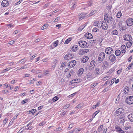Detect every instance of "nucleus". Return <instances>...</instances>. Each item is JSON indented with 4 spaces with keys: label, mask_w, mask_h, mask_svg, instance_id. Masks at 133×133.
<instances>
[{
    "label": "nucleus",
    "mask_w": 133,
    "mask_h": 133,
    "mask_svg": "<svg viewBox=\"0 0 133 133\" xmlns=\"http://www.w3.org/2000/svg\"><path fill=\"white\" fill-rule=\"evenodd\" d=\"M105 53L102 52L99 53L98 55L97 61L99 63H101L105 57Z\"/></svg>",
    "instance_id": "nucleus-1"
},
{
    "label": "nucleus",
    "mask_w": 133,
    "mask_h": 133,
    "mask_svg": "<svg viewBox=\"0 0 133 133\" xmlns=\"http://www.w3.org/2000/svg\"><path fill=\"white\" fill-rule=\"evenodd\" d=\"M78 44L82 48H87L88 47L87 43L83 41H79L78 42Z\"/></svg>",
    "instance_id": "nucleus-2"
},
{
    "label": "nucleus",
    "mask_w": 133,
    "mask_h": 133,
    "mask_svg": "<svg viewBox=\"0 0 133 133\" xmlns=\"http://www.w3.org/2000/svg\"><path fill=\"white\" fill-rule=\"evenodd\" d=\"M101 68V66L99 65L97 66L95 68V73L96 75H97L102 73Z\"/></svg>",
    "instance_id": "nucleus-3"
},
{
    "label": "nucleus",
    "mask_w": 133,
    "mask_h": 133,
    "mask_svg": "<svg viewBox=\"0 0 133 133\" xmlns=\"http://www.w3.org/2000/svg\"><path fill=\"white\" fill-rule=\"evenodd\" d=\"M74 55L71 54H66L64 57L65 59L66 60H69L74 57Z\"/></svg>",
    "instance_id": "nucleus-4"
},
{
    "label": "nucleus",
    "mask_w": 133,
    "mask_h": 133,
    "mask_svg": "<svg viewBox=\"0 0 133 133\" xmlns=\"http://www.w3.org/2000/svg\"><path fill=\"white\" fill-rule=\"evenodd\" d=\"M10 2V1L8 0H3L2 2V5L3 7H6L9 5Z\"/></svg>",
    "instance_id": "nucleus-5"
},
{
    "label": "nucleus",
    "mask_w": 133,
    "mask_h": 133,
    "mask_svg": "<svg viewBox=\"0 0 133 133\" xmlns=\"http://www.w3.org/2000/svg\"><path fill=\"white\" fill-rule=\"evenodd\" d=\"M109 58L110 61L112 62H115L116 60V56L114 54L110 55Z\"/></svg>",
    "instance_id": "nucleus-6"
},
{
    "label": "nucleus",
    "mask_w": 133,
    "mask_h": 133,
    "mask_svg": "<svg viewBox=\"0 0 133 133\" xmlns=\"http://www.w3.org/2000/svg\"><path fill=\"white\" fill-rule=\"evenodd\" d=\"M133 97L132 96H129L128 98H127L126 100V103L129 104H131L133 103Z\"/></svg>",
    "instance_id": "nucleus-7"
},
{
    "label": "nucleus",
    "mask_w": 133,
    "mask_h": 133,
    "mask_svg": "<svg viewBox=\"0 0 133 133\" xmlns=\"http://www.w3.org/2000/svg\"><path fill=\"white\" fill-rule=\"evenodd\" d=\"M124 38L125 41H129L132 39L131 36L128 34H126L124 36Z\"/></svg>",
    "instance_id": "nucleus-8"
},
{
    "label": "nucleus",
    "mask_w": 133,
    "mask_h": 133,
    "mask_svg": "<svg viewBox=\"0 0 133 133\" xmlns=\"http://www.w3.org/2000/svg\"><path fill=\"white\" fill-rule=\"evenodd\" d=\"M109 66V62L107 61H104L102 64V67L103 69H105L107 68Z\"/></svg>",
    "instance_id": "nucleus-9"
},
{
    "label": "nucleus",
    "mask_w": 133,
    "mask_h": 133,
    "mask_svg": "<svg viewBox=\"0 0 133 133\" xmlns=\"http://www.w3.org/2000/svg\"><path fill=\"white\" fill-rule=\"evenodd\" d=\"M133 19L132 18H130L128 19L127 21V25L129 26H131L133 24Z\"/></svg>",
    "instance_id": "nucleus-10"
},
{
    "label": "nucleus",
    "mask_w": 133,
    "mask_h": 133,
    "mask_svg": "<svg viewBox=\"0 0 133 133\" xmlns=\"http://www.w3.org/2000/svg\"><path fill=\"white\" fill-rule=\"evenodd\" d=\"M76 61L75 60H74L71 61L69 62L68 66L70 68H72L74 66L76 65Z\"/></svg>",
    "instance_id": "nucleus-11"
},
{
    "label": "nucleus",
    "mask_w": 133,
    "mask_h": 133,
    "mask_svg": "<svg viewBox=\"0 0 133 133\" xmlns=\"http://www.w3.org/2000/svg\"><path fill=\"white\" fill-rule=\"evenodd\" d=\"M101 26L102 29L104 30H107L108 28L107 24L105 22H103L101 23Z\"/></svg>",
    "instance_id": "nucleus-12"
},
{
    "label": "nucleus",
    "mask_w": 133,
    "mask_h": 133,
    "mask_svg": "<svg viewBox=\"0 0 133 133\" xmlns=\"http://www.w3.org/2000/svg\"><path fill=\"white\" fill-rule=\"evenodd\" d=\"M112 51L113 49L112 48L109 47L105 49V51L107 54L109 55L112 53Z\"/></svg>",
    "instance_id": "nucleus-13"
},
{
    "label": "nucleus",
    "mask_w": 133,
    "mask_h": 133,
    "mask_svg": "<svg viewBox=\"0 0 133 133\" xmlns=\"http://www.w3.org/2000/svg\"><path fill=\"white\" fill-rule=\"evenodd\" d=\"M131 89L130 87L126 86L124 89V92L125 94H127L129 92L131 91Z\"/></svg>",
    "instance_id": "nucleus-14"
},
{
    "label": "nucleus",
    "mask_w": 133,
    "mask_h": 133,
    "mask_svg": "<svg viewBox=\"0 0 133 133\" xmlns=\"http://www.w3.org/2000/svg\"><path fill=\"white\" fill-rule=\"evenodd\" d=\"M124 111V110L122 108H120L117 109L116 110L117 114L118 115L123 113Z\"/></svg>",
    "instance_id": "nucleus-15"
},
{
    "label": "nucleus",
    "mask_w": 133,
    "mask_h": 133,
    "mask_svg": "<svg viewBox=\"0 0 133 133\" xmlns=\"http://www.w3.org/2000/svg\"><path fill=\"white\" fill-rule=\"evenodd\" d=\"M59 41L58 40H57L54 42L51 45V46L52 49L55 47H56L58 44Z\"/></svg>",
    "instance_id": "nucleus-16"
},
{
    "label": "nucleus",
    "mask_w": 133,
    "mask_h": 133,
    "mask_svg": "<svg viewBox=\"0 0 133 133\" xmlns=\"http://www.w3.org/2000/svg\"><path fill=\"white\" fill-rule=\"evenodd\" d=\"M95 61L94 60L90 62L89 67L91 69L93 68L95 64Z\"/></svg>",
    "instance_id": "nucleus-17"
},
{
    "label": "nucleus",
    "mask_w": 133,
    "mask_h": 133,
    "mask_svg": "<svg viewBox=\"0 0 133 133\" xmlns=\"http://www.w3.org/2000/svg\"><path fill=\"white\" fill-rule=\"evenodd\" d=\"M57 75L58 76L61 77L63 76L64 75L63 74V72L62 71L59 70L58 71L57 73Z\"/></svg>",
    "instance_id": "nucleus-18"
},
{
    "label": "nucleus",
    "mask_w": 133,
    "mask_h": 133,
    "mask_svg": "<svg viewBox=\"0 0 133 133\" xmlns=\"http://www.w3.org/2000/svg\"><path fill=\"white\" fill-rule=\"evenodd\" d=\"M85 36L86 38L88 39H90L92 38V35L89 33H86Z\"/></svg>",
    "instance_id": "nucleus-19"
},
{
    "label": "nucleus",
    "mask_w": 133,
    "mask_h": 133,
    "mask_svg": "<svg viewBox=\"0 0 133 133\" xmlns=\"http://www.w3.org/2000/svg\"><path fill=\"white\" fill-rule=\"evenodd\" d=\"M87 77L88 79L90 80L93 78L91 72H89L87 75Z\"/></svg>",
    "instance_id": "nucleus-20"
},
{
    "label": "nucleus",
    "mask_w": 133,
    "mask_h": 133,
    "mask_svg": "<svg viewBox=\"0 0 133 133\" xmlns=\"http://www.w3.org/2000/svg\"><path fill=\"white\" fill-rule=\"evenodd\" d=\"M121 50L122 53H124L126 50V47L125 45H122L121 47Z\"/></svg>",
    "instance_id": "nucleus-21"
},
{
    "label": "nucleus",
    "mask_w": 133,
    "mask_h": 133,
    "mask_svg": "<svg viewBox=\"0 0 133 133\" xmlns=\"http://www.w3.org/2000/svg\"><path fill=\"white\" fill-rule=\"evenodd\" d=\"M88 59L89 58L88 56H85L82 58L81 61L82 62L85 63L88 61Z\"/></svg>",
    "instance_id": "nucleus-22"
},
{
    "label": "nucleus",
    "mask_w": 133,
    "mask_h": 133,
    "mask_svg": "<svg viewBox=\"0 0 133 133\" xmlns=\"http://www.w3.org/2000/svg\"><path fill=\"white\" fill-rule=\"evenodd\" d=\"M133 114L132 113H131L129 114L128 116V118L130 121L132 122H133Z\"/></svg>",
    "instance_id": "nucleus-23"
},
{
    "label": "nucleus",
    "mask_w": 133,
    "mask_h": 133,
    "mask_svg": "<svg viewBox=\"0 0 133 133\" xmlns=\"http://www.w3.org/2000/svg\"><path fill=\"white\" fill-rule=\"evenodd\" d=\"M78 49V46L77 45H75L72 47L71 49L74 52H75Z\"/></svg>",
    "instance_id": "nucleus-24"
},
{
    "label": "nucleus",
    "mask_w": 133,
    "mask_h": 133,
    "mask_svg": "<svg viewBox=\"0 0 133 133\" xmlns=\"http://www.w3.org/2000/svg\"><path fill=\"white\" fill-rule=\"evenodd\" d=\"M44 75L46 76H49L50 71L48 70H44L43 71Z\"/></svg>",
    "instance_id": "nucleus-25"
},
{
    "label": "nucleus",
    "mask_w": 133,
    "mask_h": 133,
    "mask_svg": "<svg viewBox=\"0 0 133 133\" xmlns=\"http://www.w3.org/2000/svg\"><path fill=\"white\" fill-rule=\"evenodd\" d=\"M86 15V14L85 13L81 14L80 16L79 17V19L81 20H82L84 18Z\"/></svg>",
    "instance_id": "nucleus-26"
},
{
    "label": "nucleus",
    "mask_w": 133,
    "mask_h": 133,
    "mask_svg": "<svg viewBox=\"0 0 133 133\" xmlns=\"http://www.w3.org/2000/svg\"><path fill=\"white\" fill-rule=\"evenodd\" d=\"M100 23L99 21H95L93 23V25L94 26H98V25H100Z\"/></svg>",
    "instance_id": "nucleus-27"
},
{
    "label": "nucleus",
    "mask_w": 133,
    "mask_h": 133,
    "mask_svg": "<svg viewBox=\"0 0 133 133\" xmlns=\"http://www.w3.org/2000/svg\"><path fill=\"white\" fill-rule=\"evenodd\" d=\"M84 70L83 68H81L78 72V74L79 75H81L83 73Z\"/></svg>",
    "instance_id": "nucleus-28"
},
{
    "label": "nucleus",
    "mask_w": 133,
    "mask_h": 133,
    "mask_svg": "<svg viewBox=\"0 0 133 133\" xmlns=\"http://www.w3.org/2000/svg\"><path fill=\"white\" fill-rule=\"evenodd\" d=\"M115 53L116 55L117 56H119L121 55V51L119 50H117L115 51Z\"/></svg>",
    "instance_id": "nucleus-29"
},
{
    "label": "nucleus",
    "mask_w": 133,
    "mask_h": 133,
    "mask_svg": "<svg viewBox=\"0 0 133 133\" xmlns=\"http://www.w3.org/2000/svg\"><path fill=\"white\" fill-rule=\"evenodd\" d=\"M111 34L114 35H117L118 34V32L116 30H114L111 32Z\"/></svg>",
    "instance_id": "nucleus-30"
},
{
    "label": "nucleus",
    "mask_w": 133,
    "mask_h": 133,
    "mask_svg": "<svg viewBox=\"0 0 133 133\" xmlns=\"http://www.w3.org/2000/svg\"><path fill=\"white\" fill-rule=\"evenodd\" d=\"M72 38H69L67 39H66L64 43L65 44H67L71 40Z\"/></svg>",
    "instance_id": "nucleus-31"
},
{
    "label": "nucleus",
    "mask_w": 133,
    "mask_h": 133,
    "mask_svg": "<svg viewBox=\"0 0 133 133\" xmlns=\"http://www.w3.org/2000/svg\"><path fill=\"white\" fill-rule=\"evenodd\" d=\"M26 61V59H25V58H24L19 61L18 62V63L21 64H22L23 63H25Z\"/></svg>",
    "instance_id": "nucleus-32"
},
{
    "label": "nucleus",
    "mask_w": 133,
    "mask_h": 133,
    "mask_svg": "<svg viewBox=\"0 0 133 133\" xmlns=\"http://www.w3.org/2000/svg\"><path fill=\"white\" fill-rule=\"evenodd\" d=\"M86 25L84 24L80 26L78 28V30L79 31H82L85 28Z\"/></svg>",
    "instance_id": "nucleus-33"
},
{
    "label": "nucleus",
    "mask_w": 133,
    "mask_h": 133,
    "mask_svg": "<svg viewBox=\"0 0 133 133\" xmlns=\"http://www.w3.org/2000/svg\"><path fill=\"white\" fill-rule=\"evenodd\" d=\"M133 65V63H131V64L129 65L128 67L126 68V70L128 71L132 68V66Z\"/></svg>",
    "instance_id": "nucleus-34"
},
{
    "label": "nucleus",
    "mask_w": 133,
    "mask_h": 133,
    "mask_svg": "<svg viewBox=\"0 0 133 133\" xmlns=\"http://www.w3.org/2000/svg\"><path fill=\"white\" fill-rule=\"evenodd\" d=\"M78 54L80 55H82L84 54L83 49H81L78 51Z\"/></svg>",
    "instance_id": "nucleus-35"
},
{
    "label": "nucleus",
    "mask_w": 133,
    "mask_h": 133,
    "mask_svg": "<svg viewBox=\"0 0 133 133\" xmlns=\"http://www.w3.org/2000/svg\"><path fill=\"white\" fill-rule=\"evenodd\" d=\"M103 125H100L98 128V131L100 132L103 130Z\"/></svg>",
    "instance_id": "nucleus-36"
},
{
    "label": "nucleus",
    "mask_w": 133,
    "mask_h": 133,
    "mask_svg": "<svg viewBox=\"0 0 133 133\" xmlns=\"http://www.w3.org/2000/svg\"><path fill=\"white\" fill-rule=\"evenodd\" d=\"M122 13L121 11L118 12L116 16L117 18H119L122 16Z\"/></svg>",
    "instance_id": "nucleus-37"
},
{
    "label": "nucleus",
    "mask_w": 133,
    "mask_h": 133,
    "mask_svg": "<svg viewBox=\"0 0 133 133\" xmlns=\"http://www.w3.org/2000/svg\"><path fill=\"white\" fill-rule=\"evenodd\" d=\"M81 81V79H75L74 80V82L75 83H78Z\"/></svg>",
    "instance_id": "nucleus-38"
},
{
    "label": "nucleus",
    "mask_w": 133,
    "mask_h": 133,
    "mask_svg": "<svg viewBox=\"0 0 133 133\" xmlns=\"http://www.w3.org/2000/svg\"><path fill=\"white\" fill-rule=\"evenodd\" d=\"M48 27V24H45L44 25H43L41 28V29L42 30H44V29H45L47 28Z\"/></svg>",
    "instance_id": "nucleus-39"
},
{
    "label": "nucleus",
    "mask_w": 133,
    "mask_h": 133,
    "mask_svg": "<svg viewBox=\"0 0 133 133\" xmlns=\"http://www.w3.org/2000/svg\"><path fill=\"white\" fill-rule=\"evenodd\" d=\"M99 112V111H97L95 112L92 115V118H93Z\"/></svg>",
    "instance_id": "nucleus-40"
},
{
    "label": "nucleus",
    "mask_w": 133,
    "mask_h": 133,
    "mask_svg": "<svg viewBox=\"0 0 133 133\" xmlns=\"http://www.w3.org/2000/svg\"><path fill=\"white\" fill-rule=\"evenodd\" d=\"M110 78V76H107L106 77H105L103 78V81H106L108 79H109Z\"/></svg>",
    "instance_id": "nucleus-41"
},
{
    "label": "nucleus",
    "mask_w": 133,
    "mask_h": 133,
    "mask_svg": "<svg viewBox=\"0 0 133 133\" xmlns=\"http://www.w3.org/2000/svg\"><path fill=\"white\" fill-rule=\"evenodd\" d=\"M11 69V68H8L6 69L3 70L2 71V72L3 73Z\"/></svg>",
    "instance_id": "nucleus-42"
},
{
    "label": "nucleus",
    "mask_w": 133,
    "mask_h": 133,
    "mask_svg": "<svg viewBox=\"0 0 133 133\" xmlns=\"http://www.w3.org/2000/svg\"><path fill=\"white\" fill-rule=\"evenodd\" d=\"M132 44V43L131 42H128L127 43V48H129L131 46Z\"/></svg>",
    "instance_id": "nucleus-43"
},
{
    "label": "nucleus",
    "mask_w": 133,
    "mask_h": 133,
    "mask_svg": "<svg viewBox=\"0 0 133 133\" xmlns=\"http://www.w3.org/2000/svg\"><path fill=\"white\" fill-rule=\"evenodd\" d=\"M92 5V2H90L89 3L85 5V6L86 8H87L89 6H91Z\"/></svg>",
    "instance_id": "nucleus-44"
},
{
    "label": "nucleus",
    "mask_w": 133,
    "mask_h": 133,
    "mask_svg": "<svg viewBox=\"0 0 133 133\" xmlns=\"http://www.w3.org/2000/svg\"><path fill=\"white\" fill-rule=\"evenodd\" d=\"M115 129L117 131H118V132H119L121 130V129L119 128V127H115Z\"/></svg>",
    "instance_id": "nucleus-45"
},
{
    "label": "nucleus",
    "mask_w": 133,
    "mask_h": 133,
    "mask_svg": "<svg viewBox=\"0 0 133 133\" xmlns=\"http://www.w3.org/2000/svg\"><path fill=\"white\" fill-rule=\"evenodd\" d=\"M81 129H82L78 128H76L74 130L76 132H78L79 131H81Z\"/></svg>",
    "instance_id": "nucleus-46"
},
{
    "label": "nucleus",
    "mask_w": 133,
    "mask_h": 133,
    "mask_svg": "<svg viewBox=\"0 0 133 133\" xmlns=\"http://www.w3.org/2000/svg\"><path fill=\"white\" fill-rule=\"evenodd\" d=\"M97 83H93L92 84L90 85V87L91 88H92L94 87H95L97 85Z\"/></svg>",
    "instance_id": "nucleus-47"
},
{
    "label": "nucleus",
    "mask_w": 133,
    "mask_h": 133,
    "mask_svg": "<svg viewBox=\"0 0 133 133\" xmlns=\"http://www.w3.org/2000/svg\"><path fill=\"white\" fill-rule=\"evenodd\" d=\"M99 104L100 103L99 102H98L95 105H93L92 106V107L94 109L96 108L97 107H98Z\"/></svg>",
    "instance_id": "nucleus-48"
},
{
    "label": "nucleus",
    "mask_w": 133,
    "mask_h": 133,
    "mask_svg": "<svg viewBox=\"0 0 133 133\" xmlns=\"http://www.w3.org/2000/svg\"><path fill=\"white\" fill-rule=\"evenodd\" d=\"M58 99V97L56 96L54 97L53 98V101L54 102L56 101Z\"/></svg>",
    "instance_id": "nucleus-49"
},
{
    "label": "nucleus",
    "mask_w": 133,
    "mask_h": 133,
    "mask_svg": "<svg viewBox=\"0 0 133 133\" xmlns=\"http://www.w3.org/2000/svg\"><path fill=\"white\" fill-rule=\"evenodd\" d=\"M19 86H16L15 87L14 91V92H16L17 91L19 88Z\"/></svg>",
    "instance_id": "nucleus-50"
},
{
    "label": "nucleus",
    "mask_w": 133,
    "mask_h": 133,
    "mask_svg": "<svg viewBox=\"0 0 133 133\" xmlns=\"http://www.w3.org/2000/svg\"><path fill=\"white\" fill-rule=\"evenodd\" d=\"M28 99H24V100H23V101H22L21 102H22V103L23 104H24L26 103H27V102H28Z\"/></svg>",
    "instance_id": "nucleus-51"
},
{
    "label": "nucleus",
    "mask_w": 133,
    "mask_h": 133,
    "mask_svg": "<svg viewBox=\"0 0 133 133\" xmlns=\"http://www.w3.org/2000/svg\"><path fill=\"white\" fill-rule=\"evenodd\" d=\"M96 12L95 11H91L89 14V16H91L94 15Z\"/></svg>",
    "instance_id": "nucleus-52"
},
{
    "label": "nucleus",
    "mask_w": 133,
    "mask_h": 133,
    "mask_svg": "<svg viewBox=\"0 0 133 133\" xmlns=\"http://www.w3.org/2000/svg\"><path fill=\"white\" fill-rule=\"evenodd\" d=\"M118 25L119 26V27H121V28H122V21H119L118 22Z\"/></svg>",
    "instance_id": "nucleus-53"
},
{
    "label": "nucleus",
    "mask_w": 133,
    "mask_h": 133,
    "mask_svg": "<svg viewBox=\"0 0 133 133\" xmlns=\"http://www.w3.org/2000/svg\"><path fill=\"white\" fill-rule=\"evenodd\" d=\"M119 121H120L121 123H123L125 122V120L124 119L121 118H120V119H119Z\"/></svg>",
    "instance_id": "nucleus-54"
},
{
    "label": "nucleus",
    "mask_w": 133,
    "mask_h": 133,
    "mask_svg": "<svg viewBox=\"0 0 133 133\" xmlns=\"http://www.w3.org/2000/svg\"><path fill=\"white\" fill-rule=\"evenodd\" d=\"M98 29L96 28H93L92 30L93 32H97Z\"/></svg>",
    "instance_id": "nucleus-55"
},
{
    "label": "nucleus",
    "mask_w": 133,
    "mask_h": 133,
    "mask_svg": "<svg viewBox=\"0 0 133 133\" xmlns=\"http://www.w3.org/2000/svg\"><path fill=\"white\" fill-rule=\"evenodd\" d=\"M60 19V17H58L56 18V19L54 21V22H58L59 20Z\"/></svg>",
    "instance_id": "nucleus-56"
},
{
    "label": "nucleus",
    "mask_w": 133,
    "mask_h": 133,
    "mask_svg": "<svg viewBox=\"0 0 133 133\" xmlns=\"http://www.w3.org/2000/svg\"><path fill=\"white\" fill-rule=\"evenodd\" d=\"M41 39L40 38H38L36 39L34 42L35 43H36L37 42H38L40 41L41 40Z\"/></svg>",
    "instance_id": "nucleus-57"
},
{
    "label": "nucleus",
    "mask_w": 133,
    "mask_h": 133,
    "mask_svg": "<svg viewBox=\"0 0 133 133\" xmlns=\"http://www.w3.org/2000/svg\"><path fill=\"white\" fill-rule=\"evenodd\" d=\"M107 18L108 19L109 21V20L110 21H111L113 19L112 18V17L110 15Z\"/></svg>",
    "instance_id": "nucleus-58"
},
{
    "label": "nucleus",
    "mask_w": 133,
    "mask_h": 133,
    "mask_svg": "<svg viewBox=\"0 0 133 133\" xmlns=\"http://www.w3.org/2000/svg\"><path fill=\"white\" fill-rule=\"evenodd\" d=\"M30 76V74H24L23 77V78H25L26 77H29V76Z\"/></svg>",
    "instance_id": "nucleus-59"
},
{
    "label": "nucleus",
    "mask_w": 133,
    "mask_h": 133,
    "mask_svg": "<svg viewBox=\"0 0 133 133\" xmlns=\"http://www.w3.org/2000/svg\"><path fill=\"white\" fill-rule=\"evenodd\" d=\"M122 69H120L117 71V74H120L122 71Z\"/></svg>",
    "instance_id": "nucleus-60"
},
{
    "label": "nucleus",
    "mask_w": 133,
    "mask_h": 133,
    "mask_svg": "<svg viewBox=\"0 0 133 133\" xmlns=\"http://www.w3.org/2000/svg\"><path fill=\"white\" fill-rule=\"evenodd\" d=\"M84 54L85 53H87L89 52V50L88 49H83Z\"/></svg>",
    "instance_id": "nucleus-61"
},
{
    "label": "nucleus",
    "mask_w": 133,
    "mask_h": 133,
    "mask_svg": "<svg viewBox=\"0 0 133 133\" xmlns=\"http://www.w3.org/2000/svg\"><path fill=\"white\" fill-rule=\"evenodd\" d=\"M15 41H10L8 44L10 45L13 44Z\"/></svg>",
    "instance_id": "nucleus-62"
},
{
    "label": "nucleus",
    "mask_w": 133,
    "mask_h": 133,
    "mask_svg": "<svg viewBox=\"0 0 133 133\" xmlns=\"http://www.w3.org/2000/svg\"><path fill=\"white\" fill-rule=\"evenodd\" d=\"M70 106V105L69 104H66L65 105L64 107L63 108L64 109L67 108H68Z\"/></svg>",
    "instance_id": "nucleus-63"
},
{
    "label": "nucleus",
    "mask_w": 133,
    "mask_h": 133,
    "mask_svg": "<svg viewBox=\"0 0 133 133\" xmlns=\"http://www.w3.org/2000/svg\"><path fill=\"white\" fill-rule=\"evenodd\" d=\"M72 71H71L69 73V74L67 75V77L68 78L70 76H71L72 72Z\"/></svg>",
    "instance_id": "nucleus-64"
}]
</instances>
